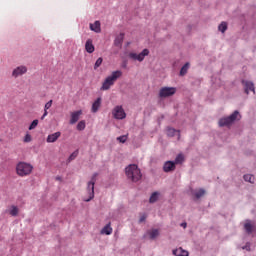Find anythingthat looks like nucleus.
I'll list each match as a JSON object with an SVG mask.
<instances>
[{
  "mask_svg": "<svg viewBox=\"0 0 256 256\" xmlns=\"http://www.w3.org/2000/svg\"><path fill=\"white\" fill-rule=\"evenodd\" d=\"M23 141H24V143H31V141H33V137L31 136V134L27 133V134L24 136Z\"/></svg>",
  "mask_w": 256,
  "mask_h": 256,
  "instance_id": "obj_34",
  "label": "nucleus"
},
{
  "mask_svg": "<svg viewBox=\"0 0 256 256\" xmlns=\"http://www.w3.org/2000/svg\"><path fill=\"white\" fill-rule=\"evenodd\" d=\"M25 73H27V67L18 66L16 69L13 70L12 75L14 77H19L21 75H25Z\"/></svg>",
  "mask_w": 256,
  "mask_h": 256,
  "instance_id": "obj_11",
  "label": "nucleus"
},
{
  "mask_svg": "<svg viewBox=\"0 0 256 256\" xmlns=\"http://www.w3.org/2000/svg\"><path fill=\"white\" fill-rule=\"evenodd\" d=\"M59 137H61V132H55L53 134L48 135L46 141L48 143H55L57 139H59Z\"/></svg>",
  "mask_w": 256,
  "mask_h": 256,
  "instance_id": "obj_13",
  "label": "nucleus"
},
{
  "mask_svg": "<svg viewBox=\"0 0 256 256\" xmlns=\"http://www.w3.org/2000/svg\"><path fill=\"white\" fill-rule=\"evenodd\" d=\"M149 55V49L145 48L140 52L139 54L135 52H130L128 54L129 59H132V61H139V63H142V61H145V58Z\"/></svg>",
  "mask_w": 256,
  "mask_h": 256,
  "instance_id": "obj_5",
  "label": "nucleus"
},
{
  "mask_svg": "<svg viewBox=\"0 0 256 256\" xmlns=\"http://www.w3.org/2000/svg\"><path fill=\"white\" fill-rule=\"evenodd\" d=\"M113 233V228L111 227V222H109L105 227L102 228V235H111Z\"/></svg>",
  "mask_w": 256,
  "mask_h": 256,
  "instance_id": "obj_19",
  "label": "nucleus"
},
{
  "mask_svg": "<svg viewBox=\"0 0 256 256\" xmlns=\"http://www.w3.org/2000/svg\"><path fill=\"white\" fill-rule=\"evenodd\" d=\"M77 155H79V151H74L68 158V161H73L77 159Z\"/></svg>",
  "mask_w": 256,
  "mask_h": 256,
  "instance_id": "obj_35",
  "label": "nucleus"
},
{
  "mask_svg": "<svg viewBox=\"0 0 256 256\" xmlns=\"http://www.w3.org/2000/svg\"><path fill=\"white\" fill-rule=\"evenodd\" d=\"M145 219H147V215L143 214L139 219V223H143Z\"/></svg>",
  "mask_w": 256,
  "mask_h": 256,
  "instance_id": "obj_37",
  "label": "nucleus"
},
{
  "mask_svg": "<svg viewBox=\"0 0 256 256\" xmlns=\"http://www.w3.org/2000/svg\"><path fill=\"white\" fill-rule=\"evenodd\" d=\"M244 181H247L248 183H254L255 182V176L251 174H245L244 175Z\"/></svg>",
  "mask_w": 256,
  "mask_h": 256,
  "instance_id": "obj_25",
  "label": "nucleus"
},
{
  "mask_svg": "<svg viewBox=\"0 0 256 256\" xmlns=\"http://www.w3.org/2000/svg\"><path fill=\"white\" fill-rule=\"evenodd\" d=\"M173 254L176 256H189V252L187 250H183V248L173 250Z\"/></svg>",
  "mask_w": 256,
  "mask_h": 256,
  "instance_id": "obj_21",
  "label": "nucleus"
},
{
  "mask_svg": "<svg viewBox=\"0 0 256 256\" xmlns=\"http://www.w3.org/2000/svg\"><path fill=\"white\" fill-rule=\"evenodd\" d=\"M97 173H94L92 175L91 181L88 182L87 184V191H88V195L89 198L88 199H84V201H86V203H89V201H91V199H93L95 197V183L97 181Z\"/></svg>",
  "mask_w": 256,
  "mask_h": 256,
  "instance_id": "obj_4",
  "label": "nucleus"
},
{
  "mask_svg": "<svg viewBox=\"0 0 256 256\" xmlns=\"http://www.w3.org/2000/svg\"><path fill=\"white\" fill-rule=\"evenodd\" d=\"M147 235H149L150 239H157V237H159V230L157 229L148 230Z\"/></svg>",
  "mask_w": 256,
  "mask_h": 256,
  "instance_id": "obj_22",
  "label": "nucleus"
},
{
  "mask_svg": "<svg viewBox=\"0 0 256 256\" xmlns=\"http://www.w3.org/2000/svg\"><path fill=\"white\" fill-rule=\"evenodd\" d=\"M85 127H86L85 120H82V121H80V122L77 124L76 129H77L78 131H84Z\"/></svg>",
  "mask_w": 256,
  "mask_h": 256,
  "instance_id": "obj_26",
  "label": "nucleus"
},
{
  "mask_svg": "<svg viewBox=\"0 0 256 256\" xmlns=\"http://www.w3.org/2000/svg\"><path fill=\"white\" fill-rule=\"evenodd\" d=\"M242 84L244 85L245 93L247 95H249V91L255 93V84H253V82L243 80Z\"/></svg>",
  "mask_w": 256,
  "mask_h": 256,
  "instance_id": "obj_10",
  "label": "nucleus"
},
{
  "mask_svg": "<svg viewBox=\"0 0 256 256\" xmlns=\"http://www.w3.org/2000/svg\"><path fill=\"white\" fill-rule=\"evenodd\" d=\"M10 215H12V217H17V215H19V208H17V206H12Z\"/></svg>",
  "mask_w": 256,
  "mask_h": 256,
  "instance_id": "obj_27",
  "label": "nucleus"
},
{
  "mask_svg": "<svg viewBox=\"0 0 256 256\" xmlns=\"http://www.w3.org/2000/svg\"><path fill=\"white\" fill-rule=\"evenodd\" d=\"M16 173L19 177H27L33 173V165L26 162H19L16 166Z\"/></svg>",
  "mask_w": 256,
  "mask_h": 256,
  "instance_id": "obj_3",
  "label": "nucleus"
},
{
  "mask_svg": "<svg viewBox=\"0 0 256 256\" xmlns=\"http://www.w3.org/2000/svg\"><path fill=\"white\" fill-rule=\"evenodd\" d=\"M183 161H185V156H183V154H178L175 158V165H181V163H183Z\"/></svg>",
  "mask_w": 256,
  "mask_h": 256,
  "instance_id": "obj_24",
  "label": "nucleus"
},
{
  "mask_svg": "<svg viewBox=\"0 0 256 256\" xmlns=\"http://www.w3.org/2000/svg\"><path fill=\"white\" fill-rule=\"evenodd\" d=\"M37 125H39V120H37V119L33 120L28 128L29 131H33V129H35L37 127Z\"/></svg>",
  "mask_w": 256,
  "mask_h": 256,
  "instance_id": "obj_30",
  "label": "nucleus"
},
{
  "mask_svg": "<svg viewBox=\"0 0 256 256\" xmlns=\"http://www.w3.org/2000/svg\"><path fill=\"white\" fill-rule=\"evenodd\" d=\"M83 115V110H77L71 112L70 114V125H75L79 121L80 117Z\"/></svg>",
  "mask_w": 256,
  "mask_h": 256,
  "instance_id": "obj_9",
  "label": "nucleus"
},
{
  "mask_svg": "<svg viewBox=\"0 0 256 256\" xmlns=\"http://www.w3.org/2000/svg\"><path fill=\"white\" fill-rule=\"evenodd\" d=\"M194 195H195L196 199H201V197H203V195H205V190L200 189L196 193H194Z\"/></svg>",
  "mask_w": 256,
  "mask_h": 256,
  "instance_id": "obj_31",
  "label": "nucleus"
},
{
  "mask_svg": "<svg viewBox=\"0 0 256 256\" xmlns=\"http://www.w3.org/2000/svg\"><path fill=\"white\" fill-rule=\"evenodd\" d=\"M176 133L178 135V140L181 139V133L179 132V130H176L175 128H168L167 129L168 137H175Z\"/></svg>",
  "mask_w": 256,
  "mask_h": 256,
  "instance_id": "obj_20",
  "label": "nucleus"
},
{
  "mask_svg": "<svg viewBox=\"0 0 256 256\" xmlns=\"http://www.w3.org/2000/svg\"><path fill=\"white\" fill-rule=\"evenodd\" d=\"M125 39V34L124 33H120L114 40V45L116 47H122L123 45V40Z\"/></svg>",
  "mask_w": 256,
  "mask_h": 256,
  "instance_id": "obj_14",
  "label": "nucleus"
},
{
  "mask_svg": "<svg viewBox=\"0 0 256 256\" xmlns=\"http://www.w3.org/2000/svg\"><path fill=\"white\" fill-rule=\"evenodd\" d=\"M164 173H170V171H175V162L167 161L163 166Z\"/></svg>",
  "mask_w": 256,
  "mask_h": 256,
  "instance_id": "obj_12",
  "label": "nucleus"
},
{
  "mask_svg": "<svg viewBox=\"0 0 256 256\" xmlns=\"http://www.w3.org/2000/svg\"><path fill=\"white\" fill-rule=\"evenodd\" d=\"M56 181H61V176H57Z\"/></svg>",
  "mask_w": 256,
  "mask_h": 256,
  "instance_id": "obj_38",
  "label": "nucleus"
},
{
  "mask_svg": "<svg viewBox=\"0 0 256 256\" xmlns=\"http://www.w3.org/2000/svg\"><path fill=\"white\" fill-rule=\"evenodd\" d=\"M218 31H220L221 33H225V31H227V22H222L218 26Z\"/></svg>",
  "mask_w": 256,
  "mask_h": 256,
  "instance_id": "obj_28",
  "label": "nucleus"
},
{
  "mask_svg": "<svg viewBox=\"0 0 256 256\" xmlns=\"http://www.w3.org/2000/svg\"><path fill=\"white\" fill-rule=\"evenodd\" d=\"M157 199H159V194L157 192L152 193V195L150 196V203H155L157 202Z\"/></svg>",
  "mask_w": 256,
  "mask_h": 256,
  "instance_id": "obj_29",
  "label": "nucleus"
},
{
  "mask_svg": "<svg viewBox=\"0 0 256 256\" xmlns=\"http://www.w3.org/2000/svg\"><path fill=\"white\" fill-rule=\"evenodd\" d=\"M102 63H103V58H101V57L98 58L94 64V69H99V67H101Z\"/></svg>",
  "mask_w": 256,
  "mask_h": 256,
  "instance_id": "obj_33",
  "label": "nucleus"
},
{
  "mask_svg": "<svg viewBox=\"0 0 256 256\" xmlns=\"http://www.w3.org/2000/svg\"><path fill=\"white\" fill-rule=\"evenodd\" d=\"M177 93V88L175 87H162L159 91L160 99H166V97H173Z\"/></svg>",
  "mask_w": 256,
  "mask_h": 256,
  "instance_id": "obj_7",
  "label": "nucleus"
},
{
  "mask_svg": "<svg viewBox=\"0 0 256 256\" xmlns=\"http://www.w3.org/2000/svg\"><path fill=\"white\" fill-rule=\"evenodd\" d=\"M100 108H101V98H97L95 102L92 104L91 111L93 113H97V111H99Z\"/></svg>",
  "mask_w": 256,
  "mask_h": 256,
  "instance_id": "obj_18",
  "label": "nucleus"
},
{
  "mask_svg": "<svg viewBox=\"0 0 256 256\" xmlns=\"http://www.w3.org/2000/svg\"><path fill=\"white\" fill-rule=\"evenodd\" d=\"M181 226L185 229V227H187V223H182Z\"/></svg>",
  "mask_w": 256,
  "mask_h": 256,
  "instance_id": "obj_39",
  "label": "nucleus"
},
{
  "mask_svg": "<svg viewBox=\"0 0 256 256\" xmlns=\"http://www.w3.org/2000/svg\"><path fill=\"white\" fill-rule=\"evenodd\" d=\"M189 67H190L189 62H187L186 64L183 65V67L180 70L181 77L187 75V71H189Z\"/></svg>",
  "mask_w": 256,
  "mask_h": 256,
  "instance_id": "obj_23",
  "label": "nucleus"
},
{
  "mask_svg": "<svg viewBox=\"0 0 256 256\" xmlns=\"http://www.w3.org/2000/svg\"><path fill=\"white\" fill-rule=\"evenodd\" d=\"M244 229L247 233H253V225L249 222L244 225Z\"/></svg>",
  "mask_w": 256,
  "mask_h": 256,
  "instance_id": "obj_32",
  "label": "nucleus"
},
{
  "mask_svg": "<svg viewBox=\"0 0 256 256\" xmlns=\"http://www.w3.org/2000/svg\"><path fill=\"white\" fill-rule=\"evenodd\" d=\"M85 50L87 53H93L95 51V46L93 45V40L88 39L85 44Z\"/></svg>",
  "mask_w": 256,
  "mask_h": 256,
  "instance_id": "obj_15",
  "label": "nucleus"
},
{
  "mask_svg": "<svg viewBox=\"0 0 256 256\" xmlns=\"http://www.w3.org/2000/svg\"><path fill=\"white\" fill-rule=\"evenodd\" d=\"M239 117V111H234L233 114H231L228 117L221 118L219 120V127H227L231 125L234 121H237V118Z\"/></svg>",
  "mask_w": 256,
  "mask_h": 256,
  "instance_id": "obj_6",
  "label": "nucleus"
},
{
  "mask_svg": "<svg viewBox=\"0 0 256 256\" xmlns=\"http://www.w3.org/2000/svg\"><path fill=\"white\" fill-rule=\"evenodd\" d=\"M126 177L132 181L133 183H137V181H141V177L143 175L141 174V170L139 169V166L136 164H130L125 169Z\"/></svg>",
  "mask_w": 256,
  "mask_h": 256,
  "instance_id": "obj_1",
  "label": "nucleus"
},
{
  "mask_svg": "<svg viewBox=\"0 0 256 256\" xmlns=\"http://www.w3.org/2000/svg\"><path fill=\"white\" fill-rule=\"evenodd\" d=\"M112 115L114 119H125V117H127L123 106H115L112 111Z\"/></svg>",
  "mask_w": 256,
  "mask_h": 256,
  "instance_id": "obj_8",
  "label": "nucleus"
},
{
  "mask_svg": "<svg viewBox=\"0 0 256 256\" xmlns=\"http://www.w3.org/2000/svg\"><path fill=\"white\" fill-rule=\"evenodd\" d=\"M52 105H53V100H50V101H48L45 104V106H44V113H43V115L41 117V121H43V119H45L47 117V115H49V112L47 110L51 109Z\"/></svg>",
  "mask_w": 256,
  "mask_h": 256,
  "instance_id": "obj_16",
  "label": "nucleus"
},
{
  "mask_svg": "<svg viewBox=\"0 0 256 256\" xmlns=\"http://www.w3.org/2000/svg\"><path fill=\"white\" fill-rule=\"evenodd\" d=\"M127 135H122L117 137V141H119V143H126L127 142Z\"/></svg>",
  "mask_w": 256,
  "mask_h": 256,
  "instance_id": "obj_36",
  "label": "nucleus"
},
{
  "mask_svg": "<svg viewBox=\"0 0 256 256\" xmlns=\"http://www.w3.org/2000/svg\"><path fill=\"white\" fill-rule=\"evenodd\" d=\"M90 29L95 33H101V22L95 21V23L90 24Z\"/></svg>",
  "mask_w": 256,
  "mask_h": 256,
  "instance_id": "obj_17",
  "label": "nucleus"
},
{
  "mask_svg": "<svg viewBox=\"0 0 256 256\" xmlns=\"http://www.w3.org/2000/svg\"><path fill=\"white\" fill-rule=\"evenodd\" d=\"M123 76V72L121 70H116L112 72V74L104 80L101 86V91H109L113 85H115V82L117 79L121 78Z\"/></svg>",
  "mask_w": 256,
  "mask_h": 256,
  "instance_id": "obj_2",
  "label": "nucleus"
}]
</instances>
